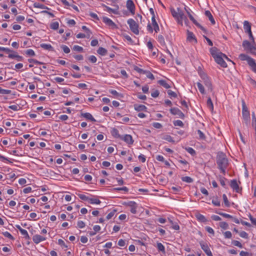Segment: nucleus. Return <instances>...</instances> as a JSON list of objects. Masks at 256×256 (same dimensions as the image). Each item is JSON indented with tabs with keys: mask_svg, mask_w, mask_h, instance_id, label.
<instances>
[{
	"mask_svg": "<svg viewBox=\"0 0 256 256\" xmlns=\"http://www.w3.org/2000/svg\"><path fill=\"white\" fill-rule=\"evenodd\" d=\"M199 75L202 80L198 82L196 84L200 94H206V90L202 84L204 85L208 91L212 92L213 88L211 78L204 72H199Z\"/></svg>",
	"mask_w": 256,
	"mask_h": 256,
	"instance_id": "obj_1",
	"label": "nucleus"
},
{
	"mask_svg": "<svg viewBox=\"0 0 256 256\" xmlns=\"http://www.w3.org/2000/svg\"><path fill=\"white\" fill-rule=\"evenodd\" d=\"M210 51L216 62L223 68H226L228 66L224 60V58L228 61L231 62L225 54L220 52L216 47L210 48Z\"/></svg>",
	"mask_w": 256,
	"mask_h": 256,
	"instance_id": "obj_2",
	"label": "nucleus"
},
{
	"mask_svg": "<svg viewBox=\"0 0 256 256\" xmlns=\"http://www.w3.org/2000/svg\"><path fill=\"white\" fill-rule=\"evenodd\" d=\"M217 164L219 169L223 174H225L226 168L228 164V160L224 154H218L217 156Z\"/></svg>",
	"mask_w": 256,
	"mask_h": 256,
	"instance_id": "obj_3",
	"label": "nucleus"
},
{
	"mask_svg": "<svg viewBox=\"0 0 256 256\" xmlns=\"http://www.w3.org/2000/svg\"><path fill=\"white\" fill-rule=\"evenodd\" d=\"M171 13L172 16L176 20L178 24L182 26L183 20H187L186 16H184V12L180 8H178L176 10H171Z\"/></svg>",
	"mask_w": 256,
	"mask_h": 256,
	"instance_id": "obj_4",
	"label": "nucleus"
},
{
	"mask_svg": "<svg viewBox=\"0 0 256 256\" xmlns=\"http://www.w3.org/2000/svg\"><path fill=\"white\" fill-rule=\"evenodd\" d=\"M240 58L242 60H246L251 69L254 72H256V63L252 58L246 54H240L239 56Z\"/></svg>",
	"mask_w": 256,
	"mask_h": 256,
	"instance_id": "obj_5",
	"label": "nucleus"
},
{
	"mask_svg": "<svg viewBox=\"0 0 256 256\" xmlns=\"http://www.w3.org/2000/svg\"><path fill=\"white\" fill-rule=\"evenodd\" d=\"M127 23L129 26L130 30L135 34H139V25L132 18H129L127 20Z\"/></svg>",
	"mask_w": 256,
	"mask_h": 256,
	"instance_id": "obj_6",
	"label": "nucleus"
},
{
	"mask_svg": "<svg viewBox=\"0 0 256 256\" xmlns=\"http://www.w3.org/2000/svg\"><path fill=\"white\" fill-rule=\"evenodd\" d=\"M184 9L186 12L190 20H192L195 25H196L198 28H200L202 30L206 32V29L200 24L192 16L191 14V12H192V11L190 10V9L186 6H185Z\"/></svg>",
	"mask_w": 256,
	"mask_h": 256,
	"instance_id": "obj_7",
	"label": "nucleus"
},
{
	"mask_svg": "<svg viewBox=\"0 0 256 256\" xmlns=\"http://www.w3.org/2000/svg\"><path fill=\"white\" fill-rule=\"evenodd\" d=\"M147 30L150 33H152L154 30L156 33L159 32L160 28L156 22L155 18H154V16L152 17V24H148Z\"/></svg>",
	"mask_w": 256,
	"mask_h": 256,
	"instance_id": "obj_8",
	"label": "nucleus"
},
{
	"mask_svg": "<svg viewBox=\"0 0 256 256\" xmlns=\"http://www.w3.org/2000/svg\"><path fill=\"white\" fill-rule=\"evenodd\" d=\"M244 30L245 32L248 34L250 38L252 41L253 42H254V38L251 30V25L248 21H244Z\"/></svg>",
	"mask_w": 256,
	"mask_h": 256,
	"instance_id": "obj_9",
	"label": "nucleus"
},
{
	"mask_svg": "<svg viewBox=\"0 0 256 256\" xmlns=\"http://www.w3.org/2000/svg\"><path fill=\"white\" fill-rule=\"evenodd\" d=\"M32 239L34 243L38 244L46 240L47 238L44 236L36 234L32 236Z\"/></svg>",
	"mask_w": 256,
	"mask_h": 256,
	"instance_id": "obj_10",
	"label": "nucleus"
},
{
	"mask_svg": "<svg viewBox=\"0 0 256 256\" xmlns=\"http://www.w3.org/2000/svg\"><path fill=\"white\" fill-rule=\"evenodd\" d=\"M200 244L202 249L204 252L208 256H213L208 244L206 242H200Z\"/></svg>",
	"mask_w": 256,
	"mask_h": 256,
	"instance_id": "obj_11",
	"label": "nucleus"
},
{
	"mask_svg": "<svg viewBox=\"0 0 256 256\" xmlns=\"http://www.w3.org/2000/svg\"><path fill=\"white\" fill-rule=\"evenodd\" d=\"M170 112L174 115H176L179 118L184 119V113L178 108H173L170 109Z\"/></svg>",
	"mask_w": 256,
	"mask_h": 256,
	"instance_id": "obj_12",
	"label": "nucleus"
},
{
	"mask_svg": "<svg viewBox=\"0 0 256 256\" xmlns=\"http://www.w3.org/2000/svg\"><path fill=\"white\" fill-rule=\"evenodd\" d=\"M126 205L130 208V211L132 214H135L136 213L138 206L136 202L130 201L126 203Z\"/></svg>",
	"mask_w": 256,
	"mask_h": 256,
	"instance_id": "obj_13",
	"label": "nucleus"
},
{
	"mask_svg": "<svg viewBox=\"0 0 256 256\" xmlns=\"http://www.w3.org/2000/svg\"><path fill=\"white\" fill-rule=\"evenodd\" d=\"M127 9L130 12L132 15L135 12V6L132 0H128L126 3Z\"/></svg>",
	"mask_w": 256,
	"mask_h": 256,
	"instance_id": "obj_14",
	"label": "nucleus"
},
{
	"mask_svg": "<svg viewBox=\"0 0 256 256\" xmlns=\"http://www.w3.org/2000/svg\"><path fill=\"white\" fill-rule=\"evenodd\" d=\"M102 22L107 26L110 27L112 28H116V24L110 18L103 16L102 18Z\"/></svg>",
	"mask_w": 256,
	"mask_h": 256,
	"instance_id": "obj_15",
	"label": "nucleus"
},
{
	"mask_svg": "<svg viewBox=\"0 0 256 256\" xmlns=\"http://www.w3.org/2000/svg\"><path fill=\"white\" fill-rule=\"evenodd\" d=\"M120 139L124 140L128 145L132 144L134 142L132 136L130 134H124V136H122Z\"/></svg>",
	"mask_w": 256,
	"mask_h": 256,
	"instance_id": "obj_16",
	"label": "nucleus"
},
{
	"mask_svg": "<svg viewBox=\"0 0 256 256\" xmlns=\"http://www.w3.org/2000/svg\"><path fill=\"white\" fill-rule=\"evenodd\" d=\"M8 58L12 59H16L18 62L22 61L24 58L22 56L18 54L16 52H12L8 55Z\"/></svg>",
	"mask_w": 256,
	"mask_h": 256,
	"instance_id": "obj_17",
	"label": "nucleus"
},
{
	"mask_svg": "<svg viewBox=\"0 0 256 256\" xmlns=\"http://www.w3.org/2000/svg\"><path fill=\"white\" fill-rule=\"evenodd\" d=\"M16 228L19 230L21 234L23 236L24 238L26 239L29 240L30 238V237L29 236V234H28V232L26 230L22 228L18 224H16L15 226Z\"/></svg>",
	"mask_w": 256,
	"mask_h": 256,
	"instance_id": "obj_18",
	"label": "nucleus"
},
{
	"mask_svg": "<svg viewBox=\"0 0 256 256\" xmlns=\"http://www.w3.org/2000/svg\"><path fill=\"white\" fill-rule=\"evenodd\" d=\"M187 40L190 42H194V44L197 43V40L194 34V33L188 30L187 32Z\"/></svg>",
	"mask_w": 256,
	"mask_h": 256,
	"instance_id": "obj_19",
	"label": "nucleus"
},
{
	"mask_svg": "<svg viewBox=\"0 0 256 256\" xmlns=\"http://www.w3.org/2000/svg\"><path fill=\"white\" fill-rule=\"evenodd\" d=\"M230 186L233 190L236 192H240V190L239 188L237 181L236 180H233L231 181Z\"/></svg>",
	"mask_w": 256,
	"mask_h": 256,
	"instance_id": "obj_20",
	"label": "nucleus"
},
{
	"mask_svg": "<svg viewBox=\"0 0 256 256\" xmlns=\"http://www.w3.org/2000/svg\"><path fill=\"white\" fill-rule=\"evenodd\" d=\"M242 114L244 118L246 120H248L250 118V112L246 107L244 104H243Z\"/></svg>",
	"mask_w": 256,
	"mask_h": 256,
	"instance_id": "obj_21",
	"label": "nucleus"
},
{
	"mask_svg": "<svg viewBox=\"0 0 256 256\" xmlns=\"http://www.w3.org/2000/svg\"><path fill=\"white\" fill-rule=\"evenodd\" d=\"M82 116L86 120H90L92 122H96V119L93 117L92 114L89 112L82 113L81 114Z\"/></svg>",
	"mask_w": 256,
	"mask_h": 256,
	"instance_id": "obj_22",
	"label": "nucleus"
},
{
	"mask_svg": "<svg viewBox=\"0 0 256 256\" xmlns=\"http://www.w3.org/2000/svg\"><path fill=\"white\" fill-rule=\"evenodd\" d=\"M242 46L246 50H252L254 46L248 40H244L242 42Z\"/></svg>",
	"mask_w": 256,
	"mask_h": 256,
	"instance_id": "obj_23",
	"label": "nucleus"
},
{
	"mask_svg": "<svg viewBox=\"0 0 256 256\" xmlns=\"http://www.w3.org/2000/svg\"><path fill=\"white\" fill-rule=\"evenodd\" d=\"M110 133L112 134V135L115 138H122V136H120V134H119V132H118V130L114 128L112 129L111 131H110Z\"/></svg>",
	"mask_w": 256,
	"mask_h": 256,
	"instance_id": "obj_24",
	"label": "nucleus"
},
{
	"mask_svg": "<svg viewBox=\"0 0 256 256\" xmlns=\"http://www.w3.org/2000/svg\"><path fill=\"white\" fill-rule=\"evenodd\" d=\"M204 14H205L206 16L208 18V20L211 22V23L212 24H214L216 22H215V20H214L210 12L208 10H206V11H205Z\"/></svg>",
	"mask_w": 256,
	"mask_h": 256,
	"instance_id": "obj_25",
	"label": "nucleus"
},
{
	"mask_svg": "<svg viewBox=\"0 0 256 256\" xmlns=\"http://www.w3.org/2000/svg\"><path fill=\"white\" fill-rule=\"evenodd\" d=\"M196 217L197 220L200 222H206L208 220L206 218L200 214H196Z\"/></svg>",
	"mask_w": 256,
	"mask_h": 256,
	"instance_id": "obj_26",
	"label": "nucleus"
},
{
	"mask_svg": "<svg viewBox=\"0 0 256 256\" xmlns=\"http://www.w3.org/2000/svg\"><path fill=\"white\" fill-rule=\"evenodd\" d=\"M158 84H160V86H162L164 88L168 89L171 87L170 85L168 83V82L164 80H159L158 82Z\"/></svg>",
	"mask_w": 256,
	"mask_h": 256,
	"instance_id": "obj_27",
	"label": "nucleus"
},
{
	"mask_svg": "<svg viewBox=\"0 0 256 256\" xmlns=\"http://www.w3.org/2000/svg\"><path fill=\"white\" fill-rule=\"evenodd\" d=\"M88 203L92 204H99L101 202L96 198H89Z\"/></svg>",
	"mask_w": 256,
	"mask_h": 256,
	"instance_id": "obj_28",
	"label": "nucleus"
},
{
	"mask_svg": "<svg viewBox=\"0 0 256 256\" xmlns=\"http://www.w3.org/2000/svg\"><path fill=\"white\" fill-rule=\"evenodd\" d=\"M40 48H42L44 50H53V47L51 44H40Z\"/></svg>",
	"mask_w": 256,
	"mask_h": 256,
	"instance_id": "obj_29",
	"label": "nucleus"
},
{
	"mask_svg": "<svg viewBox=\"0 0 256 256\" xmlns=\"http://www.w3.org/2000/svg\"><path fill=\"white\" fill-rule=\"evenodd\" d=\"M97 52L100 55L102 56H105L106 54L107 50L106 48H104L100 47L98 50Z\"/></svg>",
	"mask_w": 256,
	"mask_h": 256,
	"instance_id": "obj_30",
	"label": "nucleus"
},
{
	"mask_svg": "<svg viewBox=\"0 0 256 256\" xmlns=\"http://www.w3.org/2000/svg\"><path fill=\"white\" fill-rule=\"evenodd\" d=\"M156 248L158 250L164 254L166 252L164 246L160 242H158L156 244Z\"/></svg>",
	"mask_w": 256,
	"mask_h": 256,
	"instance_id": "obj_31",
	"label": "nucleus"
},
{
	"mask_svg": "<svg viewBox=\"0 0 256 256\" xmlns=\"http://www.w3.org/2000/svg\"><path fill=\"white\" fill-rule=\"evenodd\" d=\"M206 106L210 110H213L214 105L210 98H208L206 102Z\"/></svg>",
	"mask_w": 256,
	"mask_h": 256,
	"instance_id": "obj_32",
	"label": "nucleus"
},
{
	"mask_svg": "<svg viewBox=\"0 0 256 256\" xmlns=\"http://www.w3.org/2000/svg\"><path fill=\"white\" fill-rule=\"evenodd\" d=\"M222 198H223L224 206L228 208L230 207V202H229L228 198L226 194H223Z\"/></svg>",
	"mask_w": 256,
	"mask_h": 256,
	"instance_id": "obj_33",
	"label": "nucleus"
},
{
	"mask_svg": "<svg viewBox=\"0 0 256 256\" xmlns=\"http://www.w3.org/2000/svg\"><path fill=\"white\" fill-rule=\"evenodd\" d=\"M59 23L58 22H52L50 24V28L54 30H56L58 28Z\"/></svg>",
	"mask_w": 256,
	"mask_h": 256,
	"instance_id": "obj_34",
	"label": "nucleus"
},
{
	"mask_svg": "<svg viewBox=\"0 0 256 256\" xmlns=\"http://www.w3.org/2000/svg\"><path fill=\"white\" fill-rule=\"evenodd\" d=\"M182 182H187V183H192L193 182V179L190 177V176H183L182 178Z\"/></svg>",
	"mask_w": 256,
	"mask_h": 256,
	"instance_id": "obj_35",
	"label": "nucleus"
},
{
	"mask_svg": "<svg viewBox=\"0 0 256 256\" xmlns=\"http://www.w3.org/2000/svg\"><path fill=\"white\" fill-rule=\"evenodd\" d=\"M8 108L14 111H18L21 108L20 106L18 104L9 106Z\"/></svg>",
	"mask_w": 256,
	"mask_h": 256,
	"instance_id": "obj_36",
	"label": "nucleus"
},
{
	"mask_svg": "<svg viewBox=\"0 0 256 256\" xmlns=\"http://www.w3.org/2000/svg\"><path fill=\"white\" fill-rule=\"evenodd\" d=\"M158 41L162 46H165L166 42L164 40V38L162 35H159L158 37Z\"/></svg>",
	"mask_w": 256,
	"mask_h": 256,
	"instance_id": "obj_37",
	"label": "nucleus"
},
{
	"mask_svg": "<svg viewBox=\"0 0 256 256\" xmlns=\"http://www.w3.org/2000/svg\"><path fill=\"white\" fill-rule=\"evenodd\" d=\"M25 54L30 56H34L36 55L35 52L32 49H28L26 50Z\"/></svg>",
	"mask_w": 256,
	"mask_h": 256,
	"instance_id": "obj_38",
	"label": "nucleus"
},
{
	"mask_svg": "<svg viewBox=\"0 0 256 256\" xmlns=\"http://www.w3.org/2000/svg\"><path fill=\"white\" fill-rule=\"evenodd\" d=\"M82 29L86 31V38H89L92 34L90 30L85 26H82Z\"/></svg>",
	"mask_w": 256,
	"mask_h": 256,
	"instance_id": "obj_39",
	"label": "nucleus"
},
{
	"mask_svg": "<svg viewBox=\"0 0 256 256\" xmlns=\"http://www.w3.org/2000/svg\"><path fill=\"white\" fill-rule=\"evenodd\" d=\"M2 234L6 238H9L11 240H14V237L8 231L4 232L2 233Z\"/></svg>",
	"mask_w": 256,
	"mask_h": 256,
	"instance_id": "obj_40",
	"label": "nucleus"
},
{
	"mask_svg": "<svg viewBox=\"0 0 256 256\" xmlns=\"http://www.w3.org/2000/svg\"><path fill=\"white\" fill-rule=\"evenodd\" d=\"M58 243L62 248H68V246L66 244L65 242L62 239H58Z\"/></svg>",
	"mask_w": 256,
	"mask_h": 256,
	"instance_id": "obj_41",
	"label": "nucleus"
},
{
	"mask_svg": "<svg viewBox=\"0 0 256 256\" xmlns=\"http://www.w3.org/2000/svg\"><path fill=\"white\" fill-rule=\"evenodd\" d=\"M104 6L106 8V11L109 13H113L114 14H116L118 13L117 10L112 9L106 5H104Z\"/></svg>",
	"mask_w": 256,
	"mask_h": 256,
	"instance_id": "obj_42",
	"label": "nucleus"
},
{
	"mask_svg": "<svg viewBox=\"0 0 256 256\" xmlns=\"http://www.w3.org/2000/svg\"><path fill=\"white\" fill-rule=\"evenodd\" d=\"M134 108L137 111H142L146 110V107L143 104H140L138 106H135Z\"/></svg>",
	"mask_w": 256,
	"mask_h": 256,
	"instance_id": "obj_43",
	"label": "nucleus"
},
{
	"mask_svg": "<svg viewBox=\"0 0 256 256\" xmlns=\"http://www.w3.org/2000/svg\"><path fill=\"white\" fill-rule=\"evenodd\" d=\"M72 50L78 52H82L84 50V48L78 45H74L72 47Z\"/></svg>",
	"mask_w": 256,
	"mask_h": 256,
	"instance_id": "obj_44",
	"label": "nucleus"
},
{
	"mask_svg": "<svg viewBox=\"0 0 256 256\" xmlns=\"http://www.w3.org/2000/svg\"><path fill=\"white\" fill-rule=\"evenodd\" d=\"M60 48L65 54H68L70 52V48L66 45H62Z\"/></svg>",
	"mask_w": 256,
	"mask_h": 256,
	"instance_id": "obj_45",
	"label": "nucleus"
},
{
	"mask_svg": "<svg viewBox=\"0 0 256 256\" xmlns=\"http://www.w3.org/2000/svg\"><path fill=\"white\" fill-rule=\"evenodd\" d=\"M173 124L174 126H178L180 127H183L184 125L183 122L180 120H174V121Z\"/></svg>",
	"mask_w": 256,
	"mask_h": 256,
	"instance_id": "obj_46",
	"label": "nucleus"
},
{
	"mask_svg": "<svg viewBox=\"0 0 256 256\" xmlns=\"http://www.w3.org/2000/svg\"><path fill=\"white\" fill-rule=\"evenodd\" d=\"M212 202L214 206H220V202L217 198L213 199Z\"/></svg>",
	"mask_w": 256,
	"mask_h": 256,
	"instance_id": "obj_47",
	"label": "nucleus"
},
{
	"mask_svg": "<svg viewBox=\"0 0 256 256\" xmlns=\"http://www.w3.org/2000/svg\"><path fill=\"white\" fill-rule=\"evenodd\" d=\"M220 226L223 230H226L228 228V224L225 222H220Z\"/></svg>",
	"mask_w": 256,
	"mask_h": 256,
	"instance_id": "obj_48",
	"label": "nucleus"
},
{
	"mask_svg": "<svg viewBox=\"0 0 256 256\" xmlns=\"http://www.w3.org/2000/svg\"><path fill=\"white\" fill-rule=\"evenodd\" d=\"M78 196L82 200H86V201H88H88L90 197L86 196V194H78Z\"/></svg>",
	"mask_w": 256,
	"mask_h": 256,
	"instance_id": "obj_49",
	"label": "nucleus"
},
{
	"mask_svg": "<svg viewBox=\"0 0 256 256\" xmlns=\"http://www.w3.org/2000/svg\"><path fill=\"white\" fill-rule=\"evenodd\" d=\"M223 234L226 238H231L232 237V234L230 231L223 232Z\"/></svg>",
	"mask_w": 256,
	"mask_h": 256,
	"instance_id": "obj_50",
	"label": "nucleus"
},
{
	"mask_svg": "<svg viewBox=\"0 0 256 256\" xmlns=\"http://www.w3.org/2000/svg\"><path fill=\"white\" fill-rule=\"evenodd\" d=\"M114 190H116V191L122 190L126 192H127L128 191V188L126 186H124L122 188H114Z\"/></svg>",
	"mask_w": 256,
	"mask_h": 256,
	"instance_id": "obj_51",
	"label": "nucleus"
},
{
	"mask_svg": "<svg viewBox=\"0 0 256 256\" xmlns=\"http://www.w3.org/2000/svg\"><path fill=\"white\" fill-rule=\"evenodd\" d=\"M11 90H9L3 89L0 87V94H8L10 93Z\"/></svg>",
	"mask_w": 256,
	"mask_h": 256,
	"instance_id": "obj_52",
	"label": "nucleus"
},
{
	"mask_svg": "<svg viewBox=\"0 0 256 256\" xmlns=\"http://www.w3.org/2000/svg\"><path fill=\"white\" fill-rule=\"evenodd\" d=\"M86 226L85 223L82 220H78L77 222V226L78 228H82Z\"/></svg>",
	"mask_w": 256,
	"mask_h": 256,
	"instance_id": "obj_53",
	"label": "nucleus"
},
{
	"mask_svg": "<svg viewBox=\"0 0 256 256\" xmlns=\"http://www.w3.org/2000/svg\"><path fill=\"white\" fill-rule=\"evenodd\" d=\"M145 74H146V76L148 78L152 80H154V76L152 74V73H151L149 71H146L145 73Z\"/></svg>",
	"mask_w": 256,
	"mask_h": 256,
	"instance_id": "obj_54",
	"label": "nucleus"
},
{
	"mask_svg": "<svg viewBox=\"0 0 256 256\" xmlns=\"http://www.w3.org/2000/svg\"><path fill=\"white\" fill-rule=\"evenodd\" d=\"M232 244L234 246H236L240 248H242V244L238 240H234L232 242Z\"/></svg>",
	"mask_w": 256,
	"mask_h": 256,
	"instance_id": "obj_55",
	"label": "nucleus"
},
{
	"mask_svg": "<svg viewBox=\"0 0 256 256\" xmlns=\"http://www.w3.org/2000/svg\"><path fill=\"white\" fill-rule=\"evenodd\" d=\"M163 139L166 140H167L168 142H174V140H173L172 138L170 135L165 136L164 137Z\"/></svg>",
	"mask_w": 256,
	"mask_h": 256,
	"instance_id": "obj_56",
	"label": "nucleus"
},
{
	"mask_svg": "<svg viewBox=\"0 0 256 256\" xmlns=\"http://www.w3.org/2000/svg\"><path fill=\"white\" fill-rule=\"evenodd\" d=\"M198 134L199 138L201 140H204L206 138L204 134L200 130H198Z\"/></svg>",
	"mask_w": 256,
	"mask_h": 256,
	"instance_id": "obj_57",
	"label": "nucleus"
},
{
	"mask_svg": "<svg viewBox=\"0 0 256 256\" xmlns=\"http://www.w3.org/2000/svg\"><path fill=\"white\" fill-rule=\"evenodd\" d=\"M205 228L208 232L212 234V236H214V230L212 228H210V226H206Z\"/></svg>",
	"mask_w": 256,
	"mask_h": 256,
	"instance_id": "obj_58",
	"label": "nucleus"
},
{
	"mask_svg": "<svg viewBox=\"0 0 256 256\" xmlns=\"http://www.w3.org/2000/svg\"><path fill=\"white\" fill-rule=\"evenodd\" d=\"M239 235L240 237L244 238H248V234L244 231H242L239 233Z\"/></svg>",
	"mask_w": 256,
	"mask_h": 256,
	"instance_id": "obj_59",
	"label": "nucleus"
},
{
	"mask_svg": "<svg viewBox=\"0 0 256 256\" xmlns=\"http://www.w3.org/2000/svg\"><path fill=\"white\" fill-rule=\"evenodd\" d=\"M88 60L92 63H95L96 62L97 58L94 56H90L88 57Z\"/></svg>",
	"mask_w": 256,
	"mask_h": 256,
	"instance_id": "obj_60",
	"label": "nucleus"
},
{
	"mask_svg": "<svg viewBox=\"0 0 256 256\" xmlns=\"http://www.w3.org/2000/svg\"><path fill=\"white\" fill-rule=\"evenodd\" d=\"M77 87L79 88H82L84 90L87 89V85L84 83H80L78 84Z\"/></svg>",
	"mask_w": 256,
	"mask_h": 256,
	"instance_id": "obj_61",
	"label": "nucleus"
},
{
	"mask_svg": "<svg viewBox=\"0 0 256 256\" xmlns=\"http://www.w3.org/2000/svg\"><path fill=\"white\" fill-rule=\"evenodd\" d=\"M138 158L139 160L142 162H144L146 160V156L142 154H140L138 156Z\"/></svg>",
	"mask_w": 256,
	"mask_h": 256,
	"instance_id": "obj_62",
	"label": "nucleus"
},
{
	"mask_svg": "<svg viewBox=\"0 0 256 256\" xmlns=\"http://www.w3.org/2000/svg\"><path fill=\"white\" fill-rule=\"evenodd\" d=\"M186 151L189 153L190 154L192 155H194L196 154V151L194 150V148H186Z\"/></svg>",
	"mask_w": 256,
	"mask_h": 256,
	"instance_id": "obj_63",
	"label": "nucleus"
},
{
	"mask_svg": "<svg viewBox=\"0 0 256 256\" xmlns=\"http://www.w3.org/2000/svg\"><path fill=\"white\" fill-rule=\"evenodd\" d=\"M59 120L62 121H66L68 120V117L66 114H62L59 116Z\"/></svg>",
	"mask_w": 256,
	"mask_h": 256,
	"instance_id": "obj_64",
	"label": "nucleus"
}]
</instances>
